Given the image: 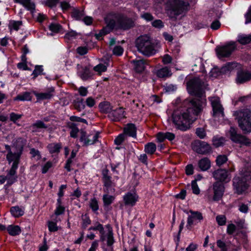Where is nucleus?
I'll use <instances>...</instances> for the list:
<instances>
[{
    "label": "nucleus",
    "mask_w": 251,
    "mask_h": 251,
    "mask_svg": "<svg viewBox=\"0 0 251 251\" xmlns=\"http://www.w3.org/2000/svg\"><path fill=\"white\" fill-rule=\"evenodd\" d=\"M171 70L167 67L158 70L156 72L157 76L159 78L168 77L172 75Z\"/></svg>",
    "instance_id": "obj_26"
},
{
    "label": "nucleus",
    "mask_w": 251,
    "mask_h": 251,
    "mask_svg": "<svg viewBox=\"0 0 251 251\" xmlns=\"http://www.w3.org/2000/svg\"><path fill=\"white\" fill-rule=\"evenodd\" d=\"M31 100V96L30 93L25 92L22 94L18 95L14 98V100L29 101Z\"/></svg>",
    "instance_id": "obj_35"
},
{
    "label": "nucleus",
    "mask_w": 251,
    "mask_h": 251,
    "mask_svg": "<svg viewBox=\"0 0 251 251\" xmlns=\"http://www.w3.org/2000/svg\"><path fill=\"white\" fill-rule=\"evenodd\" d=\"M132 63L134 65V69L136 72L141 73L144 70L146 65L145 60H133Z\"/></svg>",
    "instance_id": "obj_25"
},
{
    "label": "nucleus",
    "mask_w": 251,
    "mask_h": 251,
    "mask_svg": "<svg viewBox=\"0 0 251 251\" xmlns=\"http://www.w3.org/2000/svg\"><path fill=\"white\" fill-rule=\"evenodd\" d=\"M136 47L139 52L146 56H150L155 53L153 43L147 35L139 36L135 41Z\"/></svg>",
    "instance_id": "obj_4"
},
{
    "label": "nucleus",
    "mask_w": 251,
    "mask_h": 251,
    "mask_svg": "<svg viewBox=\"0 0 251 251\" xmlns=\"http://www.w3.org/2000/svg\"><path fill=\"white\" fill-rule=\"evenodd\" d=\"M124 134L129 136L136 137V127L133 124H128L124 128Z\"/></svg>",
    "instance_id": "obj_23"
},
{
    "label": "nucleus",
    "mask_w": 251,
    "mask_h": 251,
    "mask_svg": "<svg viewBox=\"0 0 251 251\" xmlns=\"http://www.w3.org/2000/svg\"><path fill=\"white\" fill-rule=\"evenodd\" d=\"M251 181V166H245L239 170L232 179V185L234 193L242 195L249 188Z\"/></svg>",
    "instance_id": "obj_2"
},
{
    "label": "nucleus",
    "mask_w": 251,
    "mask_h": 251,
    "mask_svg": "<svg viewBox=\"0 0 251 251\" xmlns=\"http://www.w3.org/2000/svg\"><path fill=\"white\" fill-rule=\"evenodd\" d=\"M100 111L104 113H110L112 111V106L108 101L101 102L99 104Z\"/></svg>",
    "instance_id": "obj_29"
},
{
    "label": "nucleus",
    "mask_w": 251,
    "mask_h": 251,
    "mask_svg": "<svg viewBox=\"0 0 251 251\" xmlns=\"http://www.w3.org/2000/svg\"><path fill=\"white\" fill-rule=\"evenodd\" d=\"M189 4L181 0H168L166 3V9L172 18L179 15L188 10Z\"/></svg>",
    "instance_id": "obj_6"
},
{
    "label": "nucleus",
    "mask_w": 251,
    "mask_h": 251,
    "mask_svg": "<svg viewBox=\"0 0 251 251\" xmlns=\"http://www.w3.org/2000/svg\"><path fill=\"white\" fill-rule=\"evenodd\" d=\"M11 214L15 217H19L22 216L24 212L19 206H14L11 208L10 210Z\"/></svg>",
    "instance_id": "obj_39"
},
{
    "label": "nucleus",
    "mask_w": 251,
    "mask_h": 251,
    "mask_svg": "<svg viewBox=\"0 0 251 251\" xmlns=\"http://www.w3.org/2000/svg\"><path fill=\"white\" fill-rule=\"evenodd\" d=\"M188 93L196 97L193 100H198L201 101V105L205 101L204 97L205 90L207 89L208 84L205 79L194 77L190 79L186 83Z\"/></svg>",
    "instance_id": "obj_3"
},
{
    "label": "nucleus",
    "mask_w": 251,
    "mask_h": 251,
    "mask_svg": "<svg viewBox=\"0 0 251 251\" xmlns=\"http://www.w3.org/2000/svg\"><path fill=\"white\" fill-rule=\"evenodd\" d=\"M125 111L122 107L112 110L108 114V117L113 121H120L125 118Z\"/></svg>",
    "instance_id": "obj_17"
},
{
    "label": "nucleus",
    "mask_w": 251,
    "mask_h": 251,
    "mask_svg": "<svg viewBox=\"0 0 251 251\" xmlns=\"http://www.w3.org/2000/svg\"><path fill=\"white\" fill-rule=\"evenodd\" d=\"M135 18H129L122 14L119 13L117 29L123 30H128L135 26Z\"/></svg>",
    "instance_id": "obj_7"
},
{
    "label": "nucleus",
    "mask_w": 251,
    "mask_h": 251,
    "mask_svg": "<svg viewBox=\"0 0 251 251\" xmlns=\"http://www.w3.org/2000/svg\"><path fill=\"white\" fill-rule=\"evenodd\" d=\"M191 185L193 193L196 195L199 194L200 190L197 185L196 180H193L191 183Z\"/></svg>",
    "instance_id": "obj_63"
},
{
    "label": "nucleus",
    "mask_w": 251,
    "mask_h": 251,
    "mask_svg": "<svg viewBox=\"0 0 251 251\" xmlns=\"http://www.w3.org/2000/svg\"><path fill=\"white\" fill-rule=\"evenodd\" d=\"M47 148L50 153H58L60 152V150L61 148V144L60 143H51L48 145Z\"/></svg>",
    "instance_id": "obj_32"
},
{
    "label": "nucleus",
    "mask_w": 251,
    "mask_h": 251,
    "mask_svg": "<svg viewBox=\"0 0 251 251\" xmlns=\"http://www.w3.org/2000/svg\"><path fill=\"white\" fill-rule=\"evenodd\" d=\"M156 149V145L152 142L148 143L145 146V151L148 154H153Z\"/></svg>",
    "instance_id": "obj_37"
},
{
    "label": "nucleus",
    "mask_w": 251,
    "mask_h": 251,
    "mask_svg": "<svg viewBox=\"0 0 251 251\" xmlns=\"http://www.w3.org/2000/svg\"><path fill=\"white\" fill-rule=\"evenodd\" d=\"M99 132H97L93 137V139H90L91 135H87L86 132L83 130L80 131V141L83 143V146H87L89 145H92L95 143L99 138Z\"/></svg>",
    "instance_id": "obj_15"
},
{
    "label": "nucleus",
    "mask_w": 251,
    "mask_h": 251,
    "mask_svg": "<svg viewBox=\"0 0 251 251\" xmlns=\"http://www.w3.org/2000/svg\"><path fill=\"white\" fill-rule=\"evenodd\" d=\"M213 177L217 180L216 181H221L222 183H227L230 180V174L228 171L224 169H219L212 173Z\"/></svg>",
    "instance_id": "obj_13"
},
{
    "label": "nucleus",
    "mask_w": 251,
    "mask_h": 251,
    "mask_svg": "<svg viewBox=\"0 0 251 251\" xmlns=\"http://www.w3.org/2000/svg\"><path fill=\"white\" fill-rule=\"evenodd\" d=\"M21 155V154H20L18 152L15 151L14 153L12 152V154L10 156H9V154H7L6 155V159L9 164L13 161V163H15L16 162L17 163V165H18Z\"/></svg>",
    "instance_id": "obj_31"
},
{
    "label": "nucleus",
    "mask_w": 251,
    "mask_h": 251,
    "mask_svg": "<svg viewBox=\"0 0 251 251\" xmlns=\"http://www.w3.org/2000/svg\"><path fill=\"white\" fill-rule=\"evenodd\" d=\"M107 69V67L105 65L102 64H100L94 68V70L99 73H101L105 72Z\"/></svg>",
    "instance_id": "obj_58"
},
{
    "label": "nucleus",
    "mask_w": 251,
    "mask_h": 251,
    "mask_svg": "<svg viewBox=\"0 0 251 251\" xmlns=\"http://www.w3.org/2000/svg\"><path fill=\"white\" fill-rule=\"evenodd\" d=\"M30 153L31 154L32 157H37V160L41 158V156L39 151L35 150L34 148L30 149Z\"/></svg>",
    "instance_id": "obj_60"
},
{
    "label": "nucleus",
    "mask_w": 251,
    "mask_h": 251,
    "mask_svg": "<svg viewBox=\"0 0 251 251\" xmlns=\"http://www.w3.org/2000/svg\"><path fill=\"white\" fill-rule=\"evenodd\" d=\"M26 143V140L25 139L20 137L17 138L13 144V147L15 148L16 152L22 154L24 146Z\"/></svg>",
    "instance_id": "obj_21"
},
{
    "label": "nucleus",
    "mask_w": 251,
    "mask_h": 251,
    "mask_svg": "<svg viewBox=\"0 0 251 251\" xmlns=\"http://www.w3.org/2000/svg\"><path fill=\"white\" fill-rule=\"evenodd\" d=\"M196 134L200 139L204 138L206 135L205 129L203 127L197 128L196 130Z\"/></svg>",
    "instance_id": "obj_50"
},
{
    "label": "nucleus",
    "mask_w": 251,
    "mask_h": 251,
    "mask_svg": "<svg viewBox=\"0 0 251 251\" xmlns=\"http://www.w3.org/2000/svg\"><path fill=\"white\" fill-rule=\"evenodd\" d=\"M22 116L23 115L22 114H17L14 112H12L9 115L10 120L14 123H16V121L21 119Z\"/></svg>",
    "instance_id": "obj_55"
},
{
    "label": "nucleus",
    "mask_w": 251,
    "mask_h": 251,
    "mask_svg": "<svg viewBox=\"0 0 251 251\" xmlns=\"http://www.w3.org/2000/svg\"><path fill=\"white\" fill-rule=\"evenodd\" d=\"M223 74L221 69L218 68H213L210 72V76L213 77H217L220 75Z\"/></svg>",
    "instance_id": "obj_53"
},
{
    "label": "nucleus",
    "mask_w": 251,
    "mask_h": 251,
    "mask_svg": "<svg viewBox=\"0 0 251 251\" xmlns=\"http://www.w3.org/2000/svg\"><path fill=\"white\" fill-rule=\"evenodd\" d=\"M238 42L242 45H246L251 42V35L242 34L238 36Z\"/></svg>",
    "instance_id": "obj_34"
},
{
    "label": "nucleus",
    "mask_w": 251,
    "mask_h": 251,
    "mask_svg": "<svg viewBox=\"0 0 251 251\" xmlns=\"http://www.w3.org/2000/svg\"><path fill=\"white\" fill-rule=\"evenodd\" d=\"M227 161V156L226 155H219L217 157L216 160L218 166H221Z\"/></svg>",
    "instance_id": "obj_44"
},
{
    "label": "nucleus",
    "mask_w": 251,
    "mask_h": 251,
    "mask_svg": "<svg viewBox=\"0 0 251 251\" xmlns=\"http://www.w3.org/2000/svg\"><path fill=\"white\" fill-rule=\"evenodd\" d=\"M53 92H54V89L53 88H51L49 92L45 93H36L35 95L37 99L39 100H49L52 97V94H51V93Z\"/></svg>",
    "instance_id": "obj_28"
},
{
    "label": "nucleus",
    "mask_w": 251,
    "mask_h": 251,
    "mask_svg": "<svg viewBox=\"0 0 251 251\" xmlns=\"http://www.w3.org/2000/svg\"><path fill=\"white\" fill-rule=\"evenodd\" d=\"M198 166L202 171L208 170L211 167V162L208 158L203 157L198 162Z\"/></svg>",
    "instance_id": "obj_24"
},
{
    "label": "nucleus",
    "mask_w": 251,
    "mask_h": 251,
    "mask_svg": "<svg viewBox=\"0 0 251 251\" xmlns=\"http://www.w3.org/2000/svg\"><path fill=\"white\" fill-rule=\"evenodd\" d=\"M251 79V73L249 71L240 70L238 71L236 78L237 84H242Z\"/></svg>",
    "instance_id": "obj_16"
},
{
    "label": "nucleus",
    "mask_w": 251,
    "mask_h": 251,
    "mask_svg": "<svg viewBox=\"0 0 251 251\" xmlns=\"http://www.w3.org/2000/svg\"><path fill=\"white\" fill-rule=\"evenodd\" d=\"M74 105L75 108L79 112L83 110L85 107L83 99L82 98H77L74 101Z\"/></svg>",
    "instance_id": "obj_33"
},
{
    "label": "nucleus",
    "mask_w": 251,
    "mask_h": 251,
    "mask_svg": "<svg viewBox=\"0 0 251 251\" xmlns=\"http://www.w3.org/2000/svg\"><path fill=\"white\" fill-rule=\"evenodd\" d=\"M109 170L106 168H104L102 171V180L104 186L107 188L112 186V182L111 181V177L109 175Z\"/></svg>",
    "instance_id": "obj_22"
},
{
    "label": "nucleus",
    "mask_w": 251,
    "mask_h": 251,
    "mask_svg": "<svg viewBox=\"0 0 251 251\" xmlns=\"http://www.w3.org/2000/svg\"><path fill=\"white\" fill-rule=\"evenodd\" d=\"M81 217L83 221L82 227L83 229H85L87 226L91 224V220L87 214L82 215Z\"/></svg>",
    "instance_id": "obj_52"
},
{
    "label": "nucleus",
    "mask_w": 251,
    "mask_h": 251,
    "mask_svg": "<svg viewBox=\"0 0 251 251\" xmlns=\"http://www.w3.org/2000/svg\"><path fill=\"white\" fill-rule=\"evenodd\" d=\"M6 229L8 233L11 236H16L21 232L20 227L18 226L9 225L7 226Z\"/></svg>",
    "instance_id": "obj_30"
},
{
    "label": "nucleus",
    "mask_w": 251,
    "mask_h": 251,
    "mask_svg": "<svg viewBox=\"0 0 251 251\" xmlns=\"http://www.w3.org/2000/svg\"><path fill=\"white\" fill-rule=\"evenodd\" d=\"M225 186L221 181H216L213 184L214 192L213 200L219 201L223 197L225 192Z\"/></svg>",
    "instance_id": "obj_14"
},
{
    "label": "nucleus",
    "mask_w": 251,
    "mask_h": 251,
    "mask_svg": "<svg viewBox=\"0 0 251 251\" xmlns=\"http://www.w3.org/2000/svg\"><path fill=\"white\" fill-rule=\"evenodd\" d=\"M107 227L109 228L108 232L107 233V244L108 246H111L114 243V239L113 236V232L112 228L110 227V225H108Z\"/></svg>",
    "instance_id": "obj_43"
},
{
    "label": "nucleus",
    "mask_w": 251,
    "mask_h": 251,
    "mask_svg": "<svg viewBox=\"0 0 251 251\" xmlns=\"http://www.w3.org/2000/svg\"><path fill=\"white\" fill-rule=\"evenodd\" d=\"M18 166L17 163H13L11 169L7 173L6 176L8 178V183L9 184H12L17 181V176L16 174Z\"/></svg>",
    "instance_id": "obj_19"
},
{
    "label": "nucleus",
    "mask_w": 251,
    "mask_h": 251,
    "mask_svg": "<svg viewBox=\"0 0 251 251\" xmlns=\"http://www.w3.org/2000/svg\"><path fill=\"white\" fill-rule=\"evenodd\" d=\"M14 1L22 4L27 10L32 12L35 10V4L31 1V0H14Z\"/></svg>",
    "instance_id": "obj_27"
},
{
    "label": "nucleus",
    "mask_w": 251,
    "mask_h": 251,
    "mask_svg": "<svg viewBox=\"0 0 251 251\" xmlns=\"http://www.w3.org/2000/svg\"><path fill=\"white\" fill-rule=\"evenodd\" d=\"M43 69L42 66L36 65L35 67V69L32 73L33 75V78H36L38 75H43Z\"/></svg>",
    "instance_id": "obj_46"
},
{
    "label": "nucleus",
    "mask_w": 251,
    "mask_h": 251,
    "mask_svg": "<svg viewBox=\"0 0 251 251\" xmlns=\"http://www.w3.org/2000/svg\"><path fill=\"white\" fill-rule=\"evenodd\" d=\"M190 212L191 213V215L189 216L188 217L187 225L186 226L187 228L189 229H190V227L193 224L194 221L195 220L201 221L203 219L202 214L200 212L190 210Z\"/></svg>",
    "instance_id": "obj_20"
},
{
    "label": "nucleus",
    "mask_w": 251,
    "mask_h": 251,
    "mask_svg": "<svg viewBox=\"0 0 251 251\" xmlns=\"http://www.w3.org/2000/svg\"><path fill=\"white\" fill-rule=\"evenodd\" d=\"M123 200L126 205L133 206L137 201L138 196L135 193L128 192L124 196Z\"/></svg>",
    "instance_id": "obj_18"
},
{
    "label": "nucleus",
    "mask_w": 251,
    "mask_h": 251,
    "mask_svg": "<svg viewBox=\"0 0 251 251\" xmlns=\"http://www.w3.org/2000/svg\"><path fill=\"white\" fill-rule=\"evenodd\" d=\"M114 200V197L112 196H109L108 195H104L103 196V201L104 203V205H109Z\"/></svg>",
    "instance_id": "obj_49"
},
{
    "label": "nucleus",
    "mask_w": 251,
    "mask_h": 251,
    "mask_svg": "<svg viewBox=\"0 0 251 251\" xmlns=\"http://www.w3.org/2000/svg\"><path fill=\"white\" fill-rule=\"evenodd\" d=\"M230 139L236 143L243 144L246 146L251 144L250 140L246 136L238 134L237 129L233 127H230L229 130Z\"/></svg>",
    "instance_id": "obj_11"
},
{
    "label": "nucleus",
    "mask_w": 251,
    "mask_h": 251,
    "mask_svg": "<svg viewBox=\"0 0 251 251\" xmlns=\"http://www.w3.org/2000/svg\"><path fill=\"white\" fill-rule=\"evenodd\" d=\"M118 15L119 13H111L104 18L106 25L104 27V30L107 29V32H110L115 28L117 29Z\"/></svg>",
    "instance_id": "obj_12"
},
{
    "label": "nucleus",
    "mask_w": 251,
    "mask_h": 251,
    "mask_svg": "<svg viewBox=\"0 0 251 251\" xmlns=\"http://www.w3.org/2000/svg\"><path fill=\"white\" fill-rule=\"evenodd\" d=\"M236 67V65L234 62L227 63L225 66H223L221 68V72L223 74H226L228 72L231 71Z\"/></svg>",
    "instance_id": "obj_36"
},
{
    "label": "nucleus",
    "mask_w": 251,
    "mask_h": 251,
    "mask_svg": "<svg viewBox=\"0 0 251 251\" xmlns=\"http://www.w3.org/2000/svg\"><path fill=\"white\" fill-rule=\"evenodd\" d=\"M201 101L198 100H192L189 102V107L185 111L179 109L175 110L172 114L173 123L177 129L185 131L190 127L191 125L197 119L201 112Z\"/></svg>",
    "instance_id": "obj_1"
},
{
    "label": "nucleus",
    "mask_w": 251,
    "mask_h": 251,
    "mask_svg": "<svg viewBox=\"0 0 251 251\" xmlns=\"http://www.w3.org/2000/svg\"><path fill=\"white\" fill-rule=\"evenodd\" d=\"M216 221L219 226H224L226 223V217L224 215H218L216 217Z\"/></svg>",
    "instance_id": "obj_56"
},
{
    "label": "nucleus",
    "mask_w": 251,
    "mask_h": 251,
    "mask_svg": "<svg viewBox=\"0 0 251 251\" xmlns=\"http://www.w3.org/2000/svg\"><path fill=\"white\" fill-rule=\"evenodd\" d=\"M238 125L244 133L251 132V111L248 108H244L235 112Z\"/></svg>",
    "instance_id": "obj_5"
},
{
    "label": "nucleus",
    "mask_w": 251,
    "mask_h": 251,
    "mask_svg": "<svg viewBox=\"0 0 251 251\" xmlns=\"http://www.w3.org/2000/svg\"><path fill=\"white\" fill-rule=\"evenodd\" d=\"M236 46L234 42H229L225 45L217 46L215 49L219 58L229 57L235 50Z\"/></svg>",
    "instance_id": "obj_9"
},
{
    "label": "nucleus",
    "mask_w": 251,
    "mask_h": 251,
    "mask_svg": "<svg viewBox=\"0 0 251 251\" xmlns=\"http://www.w3.org/2000/svg\"><path fill=\"white\" fill-rule=\"evenodd\" d=\"M22 25V21H12L10 22L9 26L10 28H12L15 30H18L19 29V26Z\"/></svg>",
    "instance_id": "obj_51"
},
{
    "label": "nucleus",
    "mask_w": 251,
    "mask_h": 251,
    "mask_svg": "<svg viewBox=\"0 0 251 251\" xmlns=\"http://www.w3.org/2000/svg\"><path fill=\"white\" fill-rule=\"evenodd\" d=\"M77 33L75 31L72 30L70 32H67L64 36V38L68 41H71L76 38Z\"/></svg>",
    "instance_id": "obj_48"
},
{
    "label": "nucleus",
    "mask_w": 251,
    "mask_h": 251,
    "mask_svg": "<svg viewBox=\"0 0 251 251\" xmlns=\"http://www.w3.org/2000/svg\"><path fill=\"white\" fill-rule=\"evenodd\" d=\"M192 150L198 154L206 155L212 152V148L207 142L199 140L193 142L191 144Z\"/></svg>",
    "instance_id": "obj_8"
},
{
    "label": "nucleus",
    "mask_w": 251,
    "mask_h": 251,
    "mask_svg": "<svg viewBox=\"0 0 251 251\" xmlns=\"http://www.w3.org/2000/svg\"><path fill=\"white\" fill-rule=\"evenodd\" d=\"M48 227L50 232L56 231L58 230L56 224L53 222L50 221L48 222Z\"/></svg>",
    "instance_id": "obj_62"
},
{
    "label": "nucleus",
    "mask_w": 251,
    "mask_h": 251,
    "mask_svg": "<svg viewBox=\"0 0 251 251\" xmlns=\"http://www.w3.org/2000/svg\"><path fill=\"white\" fill-rule=\"evenodd\" d=\"M216 243L217 247L221 249V251H227V249L225 242L221 240H218Z\"/></svg>",
    "instance_id": "obj_59"
},
{
    "label": "nucleus",
    "mask_w": 251,
    "mask_h": 251,
    "mask_svg": "<svg viewBox=\"0 0 251 251\" xmlns=\"http://www.w3.org/2000/svg\"><path fill=\"white\" fill-rule=\"evenodd\" d=\"M49 29L53 32L58 33L62 29V26L59 24L51 23L49 25Z\"/></svg>",
    "instance_id": "obj_47"
},
{
    "label": "nucleus",
    "mask_w": 251,
    "mask_h": 251,
    "mask_svg": "<svg viewBox=\"0 0 251 251\" xmlns=\"http://www.w3.org/2000/svg\"><path fill=\"white\" fill-rule=\"evenodd\" d=\"M92 76L90 71L88 68L85 67L83 72L80 74V76L83 80H87Z\"/></svg>",
    "instance_id": "obj_45"
},
{
    "label": "nucleus",
    "mask_w": 251,
    "mask_h": 251,
    "mask_svg": "<svg viewBox=\"0 0 251 251\" xmlns=\"http://www.w3.org/2000/svg\"><path fill=\"white\" fill-rule=\"evenodd\" d=\"M90 207L91 208L92 210L94 212L97 211L99 209V205L98 201L96 198H94L91 200L90 203Z\"/></svg>",
    "instance_id": "obj_54"
},
{
    "label": "nucleus",
    "mask_w": 251,
    "mask_h": 251,
    "mask_svg": "<svg viewBox=\"0 0 251 251\" xmlns=\"http://www.w3.org/2000/svg\"><path fill=\"white\" fill-rule=\"evenodd\" d=\"M123 49L120 46H117L114 47L113 50L114 54L116 55H121L123 52Z\"/></svg>",
    "instance_id": "obj_64"
},
{
    "label": "nucleus",
    "mask_w": 251,
    "mask_h": 251,
    "mask_svg": "<svg viewBox=\"0 0 251 251\" xmlns=\"http://www.w3.org/2000/svg\"><path fill=\"white\" fill-rule=\"evenodd\" d=\"M59 2V0H46L45 3L46 6L50 8L55 7Z\"/></svg>",
    "instance_id": "obj_61"
},
{
    "label": "nucleus",
    "mask_w": 251,
    "mask_h": 251,
    "mask_svg": "<svg viewBox=\"0 0 251 251\" xmlns=\"http://www.w3.org/2000/svg\"><path fill=\"white\" fill-rule=\"evenodd\" d=\"M69 127L71 129V131L70 132L71 137L73 138H76L79 131V129L77 127L75 123H71L69 125Z\"/></svg>",
    "instance_id": "obj_40"
},
{
    "label": "nucleus",
    "mask_w": 251,
    "mask_h": 251,
    "mask_svg": "<svg viewBox=\"0 0 251 251\" xmlns=\"http://www.w3.org/2000/svg\"><path fill=\"white\" fill-rule=\"evenodd\" d=\"M96 225H97L96 226H93V230H99V231L100 233L101 234L100 240L102 241H103L104 240V230L103 226L101 224H100L98 222H97L96 223Z\"/></svg>",
    "instance_id": "obj_42"
},
{
    "label": "nucleus",
    "mask_w": 251,
    "mask_h": 251,
    "mask_svg": "<svg viewBox=\"0 0 251 251\" xmlns=\"http://www.w3.org/2000/svg\"><path fill=\"white\" fill-rule=\"evenodd\" d=\"M126 135L123 134H121L118 135L115 139L114 142L116 145H120L122 142L124 141L125 139Z\"/></svg>",
    "instance_id": "obj_57"
},
{
    "label": "nucleus",
    "mask_w": 251,
    "mask_h": 251,
    "mask_svg": "<svg viewBox=\"0 0 251 251\" xmlns=\"http://www.w3.org/2000/svg\"><path fill=\"white\" fill-rule=\"evenodd\" d=\"M84 15L83 10H79L77 9H74L72 12V16L76 20H80Z\"/></svg>",
    "instance_id": "obj_38"
},
{
    "label": "nucleus",
    "mask_w": 251,
    "mask_h": 251,
    "mask_svg": "<svg viewBox=\"0 0 251 251\" xmlns=\"http://www.w3.org/2000/svg\"><path fill=\"white\" fill-rule=\"evenodd\" d=\"M212 108V116L213 117H224V108L223 107L220 99L217 96L211 97L208 98Z\"/></svg>",
    "instance_id": "obj_10"
},
{
    "label": "nucleus",
    "mask_w": 251,
    "mask_h": 251,
    "mask_svg": "<svg viewBox=\"0 0 251 251\" xmlns=\"http://www.w3.org/2000/svg\"><path fill=\"white\" fill-rule=\"evenodd\" d=\"M225 141V139L223 137L217 138L214 137L212 139L213 145L216 148L223 146Z\"/></svg>",
    "instance_id": "obj_41"
}]
</instances>
